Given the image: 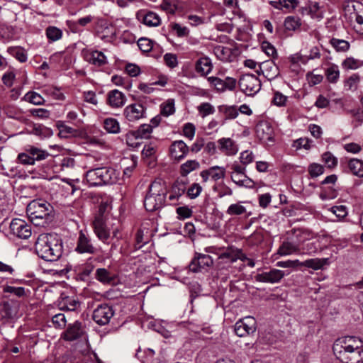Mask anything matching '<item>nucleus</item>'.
Here are the masks:
<instances>
[{
  "label": "nucleus",
  "mask_w": 363,
  "mask_h": 363,
  "mask_svg": "<svg viewBox=\"0 0 363 363\" xmlns=\"http://www.w3.org/2000/svg\"><path fill=\"white\" fill-rule=\"evenodd\" d=\"M154 42L147 38H140L138 40V45L143 52H148L152 50Z\"/></svg>",
  "instance_id": "nucleus-46"
},
{
  "label": "nucleus",
  "mask_w": 363,
  "mask_h": 363,
  "mask_svg": "<svg viewBox=\"0 0 363 363\" xmlns=\"http://www.w3.org/2000/svg\"><path fill=\"white\" fill-rule=\"evenodd\" d=\"M330 45L337 52H346L350 49V43L347 40L333 38L330 40Z\"/></svg>",
  "instance_id": "nucleus-38"
},
{
  "label": "nucleus",
  "mask_w": 363,
  "mask_h": 363,
  "mask_svg": "<svg viewBox=\"0 0 363 363\" xmlns=\"http://www.w3.org/2000/svg\"><path fill=\"white\" fill-rule=\"evenodd\" d=\"M152 132V125L149 124H143L141 125L138 130L130 131L127 135V143L129 146L132 147H138L139 145L138 143H132L130 140L132 138L135 139H143V138H149L150 136V133Z\"/></svg>",
  "instance_id": "nucleus-17"
},
{
  "label": "nucleus",
  "mask_w": 363,
  "mask_h": 363,
  "mask_svg": "<svg viewBox=\"0 0 363 363\" xmlns=\"http://www.w3.org/2000/svg\"><path fill=\"white\" fill-rule=\"evenodd\" d=\"M186 181L176 180L172 186L171 190L177 196H182L186 191Z\"/></svg>",
  "instance_id": "nucleus-42"
},
{
  "label": "nucleus",
  "mask_w": 363,
  "mask_h": 363,
  "mask_svg": "<svg viewBox=\"0 0 363 363\" xmlns=\"http://www.w3.org/2000/svg\"><path fill=\"white\" fill-rule=\"evenodd\" d=\"M104 128L109 133L116 134L120 132L119 123L113 118H106L104 121Z\"/></svg>",
  "instance_id": "nucleus-35"
},
{
  "label": "nucleus",
  "mask_w": 363,
  "mask_h": 363,
  "mask_svg": "<svg viewBox=\"0 0 363 363\" xmlns=\"http://www.w3.org/2000/svg\"><path fill=\"white\" fill-rule=\"evenodd\" d=\"M219 149L224 152L226 155H234L238 151V148L235 142L231 138H223L218 140Z\"/></svg>",
  "instance_id": "nucleus-24"
},
{
  "label": "nucleus",
  "mask_w": 363,
  "mask_h": 363,
  "mask_svg": "<svg viewBox=\"0 0 363 363\" xmlns=\"http://www.w3.org/2000/svg\"><path fill=\"white\" fill-rule=\"evenodd\" d=\"M175 111L173 100H168L165 104L161 106V114L164 116H169Z\"/></svg>",
  "instance_id": "nucleus-54"
},
{
  "label": "nucleus",
  "mask_w": 363,
  "mask_h": 363,
  "mask_svg": "<svg viewBox=\"0 0 363 363\" xmlns=\"http://www.w3.org/2000/svg\"><path fill=\"white\" fill-rule=\"evenodd\" d=\"M239 87L247 96H254L261 89V82L252 74H242L238 81Z\"/></svg>",
  "instance_id": "nucleus-7"
},
{
  "label": "nucleus",
  "mask_w": 363,
  "mask_h": 363,
  "mask_svg": "<svg viewBox=\"0 0 363 363\" xmlns=\"http://www.w3.org/2000/svg\"><path fill=\"white\" fill-rule=\"evenodd\" d=\"M119 172L109 167H99L89 170L86 179L91 186L113 184L117 182Z\"/></svg>",
  "instance_id": "nucleus-5"
},
{
  "label": "nucleus",
  "mask_w": 363,
  "mask_h": 363,
  "mask_svg": "<svg viewBox=\"0 0 363 363\" xmlns=\"http://www.w3.org/2000/svg\"><path fill=\"white\" fill-rule=\"evenodd\" d=\"M75 250L80 254L94 255L96 252V248L92 245L91 238L83 230H80L79 233Z\"/></svg>",
  "instance_id": "nucleus-14"
},
{
  "label": "nucleus",
  "mask_w": 363,
  "mask_h": 363,
  "mask_svg": "<svg viewBox=\"0 0 363 363\" xmlns=\"http://www.w3.org/2000/svg\"><path fill=\"white\" fill-rule=\"evenodd\" d=\"M359 82V77L353 74L345 82V88L347 90H355L357 87V84Z\"/></svg>",
  "instance_id": "nucleus-51"
},
{
  "label": "nucleus",
  "mask_w": 363,
  "mask_h": 363,
  "mask_svg": "<svg viewBox=\"0 0 363 363\" xmlns=\"http://www.w3.org/2000/svg\"><path fill=\"white\" fill-rule=\"evenodd\" d=\"M46 35L52 41H56L62 36V32L60 29L55 26H49L46 29Z\"/></svg>",
  "instance_id": "nucleus-44"
},
{
  "label": "nucleus",
  "mask_w": 363,
  "mask_h": 363,
  "mask_svg": "<svg viewBox=\"0 0 363 363\" xmlns=\"http://www.w3.org/2000/svg\"><path fill=\"white\" fill-rule=\"evenodd\" d=\"M170 26L172 30L174 31L176 35L179 38L186 37L189 34V30L186 27L182 26L177 23H171Z\"/></svg>",
  "instance_id": "nucleus-52"
},
{
  "label": "nucleus",
  "mask_w": 363,
  "mask_h": 363,
  "mask_svg": "<svg viewBox=\"0 0 363 363\" xmlns=\"http://www.w3.org/2000/svg\"><path fill=\"white\" fill-rule=\"evenodd\" d=\"M328 264V258L319 259H309L304 262H303V266L311 268L314 270H318L321 269L325 264Z\"/></svg>",
  "instance_id": "nucleus-33"
},
{
  "label": "nucleus",
  "mask_w": 363,
  "mask_h": 363,
  "mask_svg": "<svg viewBox=\"0 0 363 363\" xmlns=\"http://www.w3.org/2000/svg\"><path fill=\"white\" fill-rule=\"evenodd\" d=\"M20 303L17 300L9 299L2 301L0 313L3 318L11 319L15 317L18 311Z\"/></svg>",
  "instance_id": "nucleus-18"
},
{
  "label": "nucleus",
  "mask_w": 363,
  "mask_h": 363,
  "mask_svg": "<svg viewBox=\"0 0 363 363\" xmlns=\"http://www.w3.org/2000/svg\"><path fill=\"white\" fill-rule=\"evenodd\" d=\"M246 212V208L240 203L231 204L226 211V213L229 216H240Z\"/></svg>",
  "instance_id": "nucleus-45"
},
{
  "label": "nucleus",
  "mask_w": 363,
  "mask_h": 363,
  "mask_svg": "<svg viewBox=\"0 0 363 363\" xmlns=\"http://www.w3.org/2000/svg\"><path fill=\"white\" fill-rule=\"evenodd\" d=\"M58 306L61 310L74 311L80 306V303L74 297L65 296L58 301Z\"/></svg>",
  "instance_id": "nucleus-26"
},
{
  "label": "nucleus",
  "mask_w": 363,
  "mask_h": 363,
  "mask_svg": "<svg viewBox=\"0 0 363 363\" xmlns=\"http://www.w3.org/2000/svg\"><path fill=\"white\" fill-rule=\"evenodd\" d=\"M213 264V259L211 256L196 252L194 258L189 265V268L190 271L197 273L203 271H208Z\"/></svg>",
  "instance_id": "nucleus-8"
},
{
  "label": "nucleus",
  "mask_w": 363,
  "mask_h": 363,
  "mask_svg": "<svg viewBox=\"0 0 363 363\" xmlns=\"http://www.w3.org/2000/svg\"><path fill=\"white\" fill-rule=\"evenodd\" d=\"M256 135L260 140L264 143L274 140V129L267 121H262L257 124Z\"/></svg>",
  "instance_id": "nucleus-16"
},
{
  "label": "nucleus",
  "mask_w": 363,
  "mask_h": 363,
  "mask_svg": "<svg viewBox=\"0 0 363 363\" xmlns=\"http://www.w3.org/2000/svg\"><path fill=\"white\" fill-rule=\"evenodd\" d=\"M85 333L84 328L82 322L76 320L72 324H69L66 330L62 335V337L66 341H74L84 336Z\"/></svg>",
  "instance_id": "nucleus-13"
},
{
  "label": "nucleus",
  "mask_w": 363,
  "mask_h": 363,
  "mask_svg": "<svg viewBox=\"0 0 363 363\" xmlns=\"http://www.w3.org/2000/svg\"><path fill=\"white\" fill-rule=\"evenodd\" d=\"M176 212L178 215L177 218L179 220H184L186 218H189L191 217L192 213H193L192 209L190 208L187 206L178 207L176 209Z\"/></svg>",
  "instance_id": "nucleus-55"
},
{
  "label": "nucleus",
  "mask_w": 363,
  "mask_h": 363,
  "mask_svg": "<svg viewBox=\"0 0 363 363\" xmlns=\"http://www.w3.org/2000/svg\"><path fill=\"white\" fill-rule=\"evenodd\" d=\"M172 158L179 161L184 159L189 152V147L182 140H177L172 143L169 147Z\"/></svg>",
  "instance_id": "nucleus-19"
},
{
  "label": "nucleus",
  "mask_w": 363,
  "mask_h": 363,
  "mask_svg": "<svg viewBox=\"0 0 363 363\" xmlns=\"http://www.w3.org/2000/svg\"><path fill=\"white\" fill-rule=\"evenodd\" d=\"M165 64L170 68H174L178 65L177 57L175 54L167 53L164 55Z\"/></svg>",
  "instance_id": "nucleus-61"
},
{
  "label": "nucleus",
  "mask_w": 363,
  "mask_h": 363,
  "mask_svg": "<svg viewBox=\"0 0 363 363\" xmlns=\"http://www.w3.org/2000/svg\"><path fill=\"white\" fill-rule=\"evenodd\" d=\"M231 180L238 186L252 189L255 182L246 174H230Z\"/></svg>",
  "instance_id": "nucleus-29"
},
{
  "label": "nucleus",
  "mask_w": 363,
  "mask_h": 363,
  "mask_svg": "<svg viewBox=\"0 0 363 363\" xmlns=\"http://www.w3.org/2000/svg\"><path fill=\"white\" fill-rule=\"evenodd\" d=\"M362 65V62L352 57L346 58L342 62V67L345 69H355Z\"/></svg>",
  "instance_id": "nucleus-48"
},
{
  "label": "nucleus",
  "mask_w": 363,
  "mask_h": 363,
  "mask_svg": "<svg viewBox=\"0 0 363 363\" xmlns=\"http://www.w3.org/2000/svg\"><path fill=\"white\" fill-rule=\"evenodd\" d=\"M166 195V187L162 180H155L152 182L144 199L145 209L147 211H155L161 208L164 205Z\"/></svg>",
  "instance_id": "nucleus-4"
},
{
  "label": "nucleus",
  "mask_w": 363,
  "mask_h": 363,
  "mask_svg": "<svg viewBox=\"0 0 363 363\" xmlns=\"http://www.w3.org/2000/svg\"><path fill=\"white\" fill-rule=\"evenodd\" d=\"M25 151H26L27 154H28L30 157L33 160L34 162L35 161L43 160L49 156V153L47 151L33 145L26 146Z\"/></svg>",
  "instance_id": "nucleus-27"
},
{
  "label": "nucleus",
  "mask_w": 363,
  "mask_h": 363,
  "mask_svg": "<svg viewBox=\"0 0 363 363\" xmlns=\"http://www.w3.org/2000/svg\"><path fill=\"white\" fill-rule=\"evenodd\" d=\"M93 227L98 238L102 242H106L110 237V232L101 216L95 218L93 222Z\"/></svg>",
  "instance_id": "nucleus-20"
},
{
  "label": "nucleus",
  "mask_w": 363,
  "mask_h": 363,
  "mask_svg": "<svg viewBox=\"0 0 363 363\" xmlns=\"http://www.w3.org/2000/svg\"><path fill=\"white\" fill-rule=\"evenodd\" d=\"M36 254L48 262L57 261L62 254V241L58 235L45 233L38 236L35 243Z\"/></svg>",
  "instance_id": "nucleus-2"
},
{
  "label": "nucleus",
  "mask_w": 363,
  "mask_h": 363,
  "mask_svg": "<svg viewBox=\"0 0 363 363\" xmlns=\"http://www.w3.org/2000/svg\"><path fill=\"white\" fill-rule=\"evenodd\" d=\"M208 81L218 92L233 91L237 85V80L230 77H226L223 79L217 77H210Z\"/></svg>",
  "instance_id": "nucleus-12"
},
{
  "label": "nucleus",
  "mask_w": 363,
  "mask_h": 363,
  "mask_svg": "<svg viewBox=\"0 0 363 363\" xmlns=\"http://www.w3.org/2000/svg\"><path fill=\"white\" fill-rule=\"evenodd\" d=\"M85 60L89 63L96 67H102L107 64V59L105 55L98 50L87 52L85 55Z\"/></svg>",
  "instance_id": "nucleus-22"
},
{
  "label": "nucleus",
  "mask_w": 363,
  "mask_h": 363,
  "mask_svg": "<svg viewBox=\"0 0 363 363\" xmlns=\"http://www.w3.org/2000/svg\"><path fill=\"white\" fill-rule=\"evenodd\" d=\"M240 162L245 166L252 162L254 160V156L252 152L248 150L242 152L240 154Z\"/></svg>",
  "instance_id": "nucleus-64"
},
{
  "label": "nucleus",
  "mask_w": 363,
  "mask_h": 363,
  "mask_svg": "<svg viewBox=\"0 0 363 363\" xmlns=\"http://www.w3.org/2000/svg\"><path fill=\"white\" fill-rule=\"evenodd\" d=\"M11 53L21 62H25L27 60V55L21 48H11Z\"/></svg>",
  "instance_id": "nucleus-60"
},
{
  "label": "nucleus",
  "mask_w": 363,
  "mask_h": 363,
  "mask_svg": "<svg viewBox=\"0 0 363 363\" xmlns=\"http://www.w3.org/2000/svg\"><path fill=\"white\" fill-rule=\"evenodd\" d=\"M262 50L268 55L275 57L277 55L275 48L269 42L264 41L262 44Z\"/></svg>",
  "instance_id": "nucleus-62"
},
{
  "label": "nucleus",
  "mask_w": 363,
  "mask_h": 363,
  "mask_svg": "<svg viewBox=\"0 0 363 363\" xmlns=\"http://www.w3.org/2000/svg\"><path fill=\"white\" fill-rule=\"evenodd\" d=\"M96 278L100 282L104 284H111L114 280L113 277L111 276L110 272L104 268H99L96 269Z\"/></svg>",
  "instance_id": "nucleus-37"
},
{
  "label": "nucleus",
  "mask_w": 363,
  "mask_h": 363,
  "mask_svg": "<svg viewBox=\"0 0 363 363\" xmlns=\"http://www.w3.org/2000/svg\"><path fill=\"white\" fill-rule=\"evenodd\" d=\"M212 180L217 182L225 177L226 170L223 167L213 166L208 168Z\"/></svg>",
  "instance_id": "nucleus-39"
},
{
  "label": "nucleus",
  "mask_w": 363,
  "mask_h": 363,
  "mask_svg": "<svg viewBox=\"0 0 363 363\" xmlns=\"http://www.w3.org/2000/svg\"><path fill=\"white\" fill-rule=\"evenodd\" d=\"M256 320L251 316H247L238 320L235 325V333L239 337H244L256 331Z\"/></svg>",
  "instance_id": "nucleus-10"
},
{
  "label": "nucleus",
  "mask_w": 363,
  "mask_h": 363,
  "mask_svg": "<svg viewBox=\"0 0 363 363\" xmlns=\"http://www.w3.org/2000/svg\"><path fill=\"white\" fill-rule=\"evenodd\" d=\"M331 212H333L337 218H343L347 214V207L345 206H335L331 207Z\"/></svg>",
  "instance_id": "nucleus-63"
},
{
  "label": "nucleus",
  "mask_w": 363,
  "mask_h": 363,
  "mask_svg": "<svg viewBox=\"0 0 363 363\" xmlns=\"http://www.w3.org/2000/svg\"><path fill=\"white\" fill-rule=\"evenodd\" d=\"M114 311L108 304L99 305L93 311L92 318L99 325H104L109 323L113 316Z\"/></svg>",
  "instance_id": "nucleus-11"
},
{
  "label": "nucleus",
  "mask_w": 363,
  "mask_h": 363,
  "mask_svg": "<svg viewBox=\"0 0 363 363\" xmlns=\"http://www.w3.org/2000/svg\"><path fill=\"white\" fill-rule=\"evenodd\" d=\"M201 191H202L201 186L198 183H194L187 189L186 194H187V196L191 199H196V197H198Z\"/></svg>",
  "instance_id": "nucleus-58"
},
{
  "label": "nucleus",
  "mask_w": 363,
  "mask_h": 363,
  "mask_svg": "<svg viewBox=\"0 0 363 363\" xmlns=\"http://www.w3.org/2000/svg\"><path fill=\"white\" fill-rule=\"evenodd\" d=\"M125 95L117 89L112 90L108 93V104L113 108L123 106L125 103Z\"/></svg>",
  "instance_id": "nucleus-23"
},
{
  "label": "nucleus",
  "mask_w": 363,
  "mask_h": 363,
  "mask_svg": "<svg viewBox=\"0 0 363 363\" xmlns=\"http://www.w3.org/2000/svg\"><path fill=\"white\" fill-rule=\"evenodd\" d=\"M301 26V19L296 16H287L284 21V26L286 30L295 31Z\"/></svg>",
  "instance_id": "nucleus-36"
},
{
  "label": "nucleus",
  "mask_w": 363,
  "mask_h": 363,
  "mask_svg": "<svg viewBox=\"0 0 363 363\" xmlns=\"http://www.w3.org/2000/svg\"><path fill=\"white\" fill-rule=\"evenodd\" d=\"M333 351L342 363H363V341L354 336H345L337 339Z\"/></svg>",
  "instance_id": "nucleus-1"
},
{
  "label": "nucleus",
  "mask_w": 363,
  "mask_h": 363,
  "mask_svg": "<svg viewBox=\"0 0 363 363\" xmlns=\"http://www.w3.org/2000/svg\"><path fill=\"white\" fill-rule=\"evenodd\" d=\"M319 9L318 4L316 2L308 1L305 6L299 9V12L302 15L314 16Z\"/></svg>",
  "instance_id": "nucleus-41"
},
{
  "label": "nucleus",
  "mask_w": 363,
  "mask_h": 363,
  "mask_svg": "<svg viewBox=\"0 0 363 363\" xmlns=\"http://www.w3.org/2000/svg\"><path fill=\"white\" fill-rule=\"evenodd\" d=\"M52 212L51 204L42 199L32 201L26 208L27 215L35 225L48 224L52 218Z\"/></svg>",
  "instance_id": "nucleus-3"
},
{
  "label": "nucleus",
  "mask_w": 363,
  "mask_h": 363,
  "mask_svg": "<svg viewBox=\"0 0 363 363\" xmlns=\"http://www.w3.org/2000/svg\"><path fill=\"white\" fill-rule=\"evenodd\" d=\"M299 3L298 0H278L269 1V4L278 10H282L284 8L288 10H294L298 6Z\"/></svg>",
  "instance_id": "nucleus-28"
},
{
  "label": "nucleus",
  "mask_w": 363,
  "mask_h": 363,
  "mask_svg": "<svg viewBox=\"0 0 363 363\" xmlns=\"http://www.w3.org/2000/svg\"><path fill=\"white\" fill-rule=\"evenodd\" d=\"M347 167L349 169L348 172L357 177L363 178V160L357 158L350 159Z\"/></svg>",
  "instance_id": "nucleus-25"
},
{
  "label": "nucleus",
  "mask_w": 363,
  "mask_h": 363,
  "mask_svg": "<svg viewBox=\"0 0 363 363\" xmlns=\"http://www.w3.org/2000/svg\"><path fill=\"white\" fill-rule=\"evenodd\" d=\"M11 233L20 239H28L30 237L31 226L25 220L13 218L10 223Z\"/></svg>",
  "instance_id": "nucleus-9"
},
{
  "label": "nucleus",
  "mask_w": 363,
  "mask_h": 363,
  "mask_svg": "<svg viewBox=\"0 0 363 363\" xmlns=\"http://www.w3.org/2000/svg\"><path fill=\"white\" fill-rule=\"evenodd\" d=\"M291 233L296 240L284 241L278 249L279 255L284 256L300 252L299 245L304 241L302 238L304 231L301 229H293Z\"/></svg>",
  "instance_id": "nucleus-6"
},
{
  "label": "nucleus",
  "mask_w": 363,
  "mask_h": 363,
  "mask_svg": "<svg viewBox=\"0 0 363 363\" xmlns=\"http://www.w3.org/2000/svg\"><path fill=\"white\" fill-rule=\"evenodd\" d=\"M285 276V273L279 269H272L269 272L257 274L255 279L257 281L276 284L279 283Z\"/></svg>",
  "instance_id": "nucleus-15"
},
{
  "label": "nucleus",
  "mask_w": 363,
  "mask_h": 363,
  "mask_svg": "<svg viewBox=\"0 0 363 363\" xmlns=\"http://www.w3.org/2000/svg\"><path fill=\"white\" fill-rule=\"evenodd\" d=\"M213 190L218 194V196L220 198L233 194V190L223 182L215 184L213 186Z\"/></svg>",
  "instance_id": "nucleus-40"
},
{
  "label": "nucleus",
  "mask_w": 363,
  "mask_h": 363,
  "mask_svg": "<svg viewBox=\"0 0 363 363\" xmlns=\"http://www.w3.org/2000/svg\"><path fill=\"white\" fill-rule=\"evenodd\" d=\"M200 164L198 161L187 160L180 166L179 173L182 177H186L191 172L199 169Z\"/></svg>",
  "instance_id": "nucleus-30"
},
{
  "label": "nucleus",
  "mask_w": 363,
  "mask_h": 363,
  "mask_svg": "<svg viewBox=\"0 0 363 363\" xmlns=\"http://www.w3.org/2000/svg\"><path fill=\"white\" fill-rule=\"evenodd\" d=\"M340 76L337 66H331L326 70L327 79L331 83H335Z\"/></svg>",
  "instance_id": "nucleus-49"
},
{
  "label": "nucleus",
  "mask_w": 363,
  "mask_h": 363,
  "mask_svg": "<svg viewBox=\"0 0 363 363\" xmlns=\"http://www.w3.org/2000/svg\"><path fill=\"white\" fill-rule=\"evenodd\" d=\"M196 70L202 75H207L211 71V62L208 57H201L196 63Z\"/></svg>",
  "instance_id": "nucleus-32"
},
{
  "label": "nucleus",
  "mask_w": 363,
  "mask_h": 363,
  "mask_svg": "<svg viewBox=\"0 0 363 363\" xmlns=\"http://www.w3.org/2000/svg\"><path fill=\"white\" fill-rule=\"evenodd\" d=\"M52 322L55 328L62 329L66 326L67 320L65 314L57 313L52 317Z\"/></svg>",
  "instance_id": "nucleus-56"
},
{
  "label": "nucleus",
  "mask_w": 363,
  "mask_h": 363,
  "mask_svg": "<svg viewBox=\"0 0 363 363\" xmlns=\"http://www.w3.org/2000/svg\"><path fill=\"white\" fill-rule=\"evenodd\" d=\"M25 99L35 105L43 104V103L45 101L43 98L39 94H38L35 91L28 92L25 95Z\"/></svg>",
  "instance_id": "nucleus-47"
},
{
  "label": "nucleus",
  "mask_w": 363,
  "mask_h": 363,
  "mask_svg": "<svg viewBox=\"0 0 363 363\" xmlns=\"http://www.w3.org/2000/svg\"><path fill=\"white\" fill-rule=\"evenodd\" d=\"M322 160L330 169H333L337 164V158L330 152H326L323 154Z\"/></svg>",
  "instance_id": "nucleus-43"
},
{
  "label": "nucleus",
  "mask_w": 363,
  "mask_h": 363,
  "mask_svg": "<svg viewBox=\"0 0 363 363\" xmlns=\"http://www.w3.org/2000/svg\"><path fill=\"white\" fill-rule=\"evenodd\" d=\"M4 292L13 294L17 297H22L26 295L25 288L6 286L4 287Z\"/></svg>",
  "instance_id": "nucleus-59"
},
{
  "label": "nucleus",
  "mask_w": 363,
  "mask_h": 363,
  "mask_svg": "<svg viewBox=\"0 0 363 363\" xmlns=\"http://www.w3.org/2000/svg\"><path fill=\"white\" fill-rule=\"evenodd\" d=\"M308 172L311 177H317L324 172L323 165L318 163H312L308 167Z\"/></svg>",
  "instance_id": "nucleus-57"
},
{
  "label": "nucleus",
  "mask_w": 363,
  "mask_h": 363,
  "mask_svg": "<svg viewBox=\"0 0 363 363\" xmlns=\"http://www.w3.org/2000/svg\"><path fill=\"white\" fill-rule=\"evenodd\" d=\"M160 21L159 16L152 11H148L144 14L142 19L143 23L150 27L159 26L160 24Z\"/></svg>",
  "instance_id": "nucleus-34"
},
{
  "label": "nucleus",
  "mask_w": 363,
  "mask_h": 363,
  "mask_svg": "<svg viewBox=\"0 0 363 363\" xmlns=\"http://www.w3.org/2000/svg\"><path fill=\"white\" fill-rule=\"evenodd\" d=\"M235 248L230 247H228L225 252L221 253L218 259L223 260V259H228L229 260L230 263H233L236 262V253H235Z\"/></svg>",
  "instance_id": "nucleus-50"
},
{
  "label": "nucleus",
  "mask_w": 363,
  "mask_h": 363,
  "mask_svg": "<svg viewBox=\"0 0 363 363\" xmlns=\"http://www.w3.org/2000/svg\"><path fill=\"white\" fill-rule=\"evenodd\" d=\"M145 108L140 104H134L128 106L124 109V114L130 121H134L143 117Z\"/></svg>",
  "instance_id": "nucleus-21"
},
{
  "label": "nucleus",
  "mask_w": 363,
  "mask_h": 363,
  "mask_svg": "<svg viewBox=\"0 0 363 363\" xmlns=\"http://www.w3.org/2000/svg\"><path fill=\"white\" fill-rule=\"evenodd\" d=\"M198 111L203 118L213 114L215 112L214 107L209 103H202L198 106Z\"/></svg>",
  "instance_id": "nucleus-53"
},
{
  "label": "nucleus",
  "mask_w": 363,
  "mask_h": 363,
  "mask_svg": "<svg viewBox=\"0 0 363 363\" xmlns=\"http://www.w3.org/2000/svg\"><path fill=\"white\" fill-rule=\"evenodd\" d=\"M56 126L59 130L58 135L61 138H67L72 135H74L77 133L75 129L65 125V122L62 121H57Z\"/></svg>",
  "instance_id": "nucleus-31"
}]
</instances>
